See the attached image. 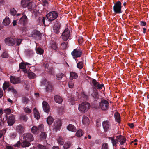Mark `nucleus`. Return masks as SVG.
Here are the masks:
<instances>
[{"label":"nucleus","instance_id":"obj_1","mask_svg":"<svg viewBox=\"0 0 149 149\" xmlns=\"http://www.w3.org/2000/svg\"><path fill=\"white\" fill-rule=\"evenodd\" d=\"M89 78L91 80V83L90 84L92 86V89H97L99 90L101 89H102L103 88L104 90L105 89L104 86L103 84H100L95 79L91 78L90 77Z\"/></svg>","mask_w":149,"mask_h":149},{"label":"nucleus","instance_id":"obj_2","mask_svg":"<svg viewBox=\"0 0 149 149\" xmlns=\"http://www.w3.org/2000/svg\"><path fill=\"white\" fill-rule=\"evenodd\" d=\"M90 107V104L87 102H84L79 104L78 109L81 113H84L87 111Z\"/></svg>","mask_w":149,"mask_h":149},{"label":"nucleus","instance_id":"obj_3","mask_svg":"<svg viewBox=\"0 0 149 149\" xmlns=\"http://www.w3.org/2000/svg\"><path fill=\"white\" fill-rule=\"evenodd\" d=\"M58 15V13L56 11H52L46 15V17L48 21L52 22L56 19Z\"/></svg>","mask_w":149,"mask_h":149},{"label":"nucleus","instance_id":"obj_4","mask_svg":"<svg viewBox=\"0 0 149 149\" xmlns=\"http://www.w3.org/2000/svg\"><path fill=\"white\" fill-rule=\"evenodd\" d=\"M113 7V11L116 14H119L122 12L121 10L122 4L120 1H117L116 3H114Z\"/></svg>","mask_w":149,"mask_h":149},{"label":"nucleus","instance_id":"obj_5","mask_svg":"<svg viewBox=\"0 0 149 149\" xmlns=\"http://www.w3.org/2000/svg\"><path fill=\"white\" fill-rule=\"evenodd\" d=\"M99 106L100 108L103 110H107L109 109V103L106 100L103 99L100 103Z\"/></svg>","mask_w":149,"mask_h":149},{"label":"nucleus","instance_id":"obj_6","mask_svg":"<svg viewBox=\"0 0 149 149\" xmlns=\"http://www.w3.org/2000/svg\"><path fill=\"white\" fill-rule=\"evenodd\" d=\"M43 84H46L45 87L46 91L47 92H51L53 89V86L52 83L47 82L45 79H44L42 81Z\"/></svg>","mask_w":149,"mask_h":149},{"label":"nucleus","instance_id":"obj_7","mask_svg":"<svg viewBox=\"0 0 149 149\" xmlns=\"http://www.w3.org/2000/svg\"><path fill=\"white\" fill-rule=\"evenodd\" d=\"M43 125L42 124L40 125L38 127L36 126H33L31 128V131L33 134H37L39 132H41L43 131Z\"/></svg>","mask_w":149,"mask_h":149},{"label":"nucleus","instance_id":"obj_8","mask_svg":"<svg viewBox=\"0 0 149 149\" xmlns=\"http://www.w3.org/2000/svg\"><path fill=\"white\" fill-rule=\"evenodd\" d=\"M71 54L74 59L76 58L80 57L82 54V51L77 48L74 49L73 51L71 52Z\"/></svg>","mask_w":149,"mask_h":149},{"label":"nucleus","instance_id":"obj_9","mask_svg":"<svg viewBox=\"0 0 149 149\" xmlns=\"http://www.w3.org/2000/svg\"><path fill=\"white\" fill-rule=\"evenodd\" d=\"M62 38L64 41H66L70 39V31L68 28H66L62 33Z\"/></svg>","mask_w":149,"mask_h":149},{"label":"nucleus","instance_id":"obj_10","mask_svg":"<svg viewBox=\"0 0 149 149\" xmlns=\"http://www.w3.org/2000/svg\"><path fill=\"white\" fill-rule=\"evenodd\" d=\"M28 19L26 16L23 15L19 20L18 23L23 26H25L27 24Z\"/></svg>","mask_w":149,"mask_h":149},{"label":"nucleus","instance_id":"obj_11","mask_svg":"<svg viewBox=\"0 0 149 149\" xmlns=\"http://www.w3.org/2000/svg\"><path fill=\"white\" fill-rule=\"evenodd\" d=\"M7 123L9 126L13 125L15 122V116L13 114H11L9 116L8 118H7Z\"/></svg>","mask_w":149,"mask_h":149},{"label":"nucleus","instance_id":"obj_12","mask_svg":"<svg viewBox=\"0 0 149 149\" xmlns=\"http://www.w3.org/2000/svg\"><path fill=\"white\" fill-rule=\"evenodd\" d=\"M24 139L28 141H32L33 140V137L32 134L30 133L24 134L23 135Z\"/></svg>","mask_w":149,"mask_h":149},{"label":"nucleus","instance_id":"obj_13","mask_svg":"<svg viewBox=\"0 0 149 149\" xmlns=\"http://www.w3.org/2000/svg\"><path fill=\"white\" fill-rule=\"evenodd\" d=\"M102 125L104 131L105 132H107L109 130L111 127L110 123L107 120L103 122Z\"/></svg>","mask_w":149,"mask_h":149},{"label":"nucleus","instance_id":"obj_14","mask_svg":"<svg viewBox=\"0 0 149 149\" xmlns=\"http://www.w3.org/2000/svg\"><path fill=\"white\" fill-rule=\"evenodd\" d=\"M4 41L6 44L8 46H13L15 44V40L12 38H6L5 39Z\"/></svg>","mask_w":149,"mask_h":149},{"label":"nucleus","instance_id":"obj_15","mask_svg":"<svg viewBox=\"0 0 149 149\" xmlns=\"http://www.w3.org/2000/svg\"><path fill=\"white\" fill-rule=\"evenodd\" d=\"M25 128L24 126L21 124H19L16 127L15 130L19 134H22L24 132Z\"/></svg>","mask_w":149,"mask_h":149},{"label":"nucleus","instance_id":"obj_16","mask_svg":"<svg viewBox=\"0 0 149 149\" xmlns=\"http://www.w3.org/2000/svg\"><path fill=\"white\" fill-rule=\"evenodd\" d=\"M116 139L118 142L120 143L121 145H123L126 141V139L123 136L119 135L116 136Z\"/></svg>","mask_w":149,"mask_h":149},{"label":"nucleus","instance_id":"obj_17","mask_svg":"<svg viewBox=\"0 0 149 149\" xmlns=\"http://www.w3.org/2000/svg\"><path fill=\"white\" fill-rule=\"evenodd\" d=\"M10 79L11 83L14 84L19 83L20 82V80L18 77L13 76H11Z\"/></svg>","mask_w":149,"mask_h":149},{"label":"nucleus","instance_id":"obj_18","mask_svg":"<svg viewBox=\"0 0 149 149\" xmlns=\"http://www.w3.org/2000/svg\"><path fill=\"white\" fill-rule=\"evenodd\" d=\"M54 128L57 130L60 129V127L62 125L61 120L59 119L56 120L54 122Z\"/></svg>","mask_w":149,"mask_h":149},{"label":"nucleus","instance_id":"obj_19","mask_svg":"<svg viewBox=\"0 0 149 149\" xmlns=\"http://www.w3.org/2000/svg\"><path fill=\"white\" fill-rule=\"evenodd\" d=\"M42 104L44 111L47 113H48L50 111V108L48 103L45 101H43Z\"/></svg>","mask_w":149,"mask_h":149},{"label":"nucleus","instance_id":"obj_20","mask_svg":"<svg viewBox=\"0 0 149 149\" xmlns=\"http://www.w3.org/2000/svg\"><path fill=\"white\" fill-rule=\"evenodd\" d=\"M27 7L30 11L36 10V6L33 2H29Z\"/></svg>","mask_w":149,"mask_h":149},{"label":"nucleus","instance_id":"obj_21","mask_svg":"<svg viewBox=\"0 0 149 149\" xmlns=\"http://www.w3.org/2000/svg\"><path fill=\"white\" fill-rule=\"evenodd\" d=\"M93 93L91 95L95 99V100L97 101L98 99V93L97 89H92Z\"/></svg>","mask_w":149,"mask_h":149},{"label":"nucleus","instance_id":"obj_22","mask_svg":"<svg viewBox=\"0 0 149 149\" xmlns=\"http://www.w3.org/2000/svg\"><path fill=\"white\" fill-rule=\"evenodd\" d=\"M67 129L69 131L75 132L77 131L76 127L73 125L70 124L67 127Z\"/></svg>","mask_w":149,"mask_h":149},{"label":"nucleus","instance_id":"obj_23","mask_svg":"<svg viewBox=\"0 0 149 149\" xmlns=\"http://www.w3.org/2000/svg\"><path fill=\"white\" fill-rule=\"evenodd\" d=\"M78 98L81 100H86L88 98V96L86 95L84 92L82 93L81 94L78 96Z\"/></svg>","mask_w":149,"mask_h":149},{"label":"nucleus","instance_id":"obj_24","mask_svg":"<svg viewBox=\"0 0 149 149\" xmlns=\"http://www.w3.org/2000/svg\"><path fill=\"white\" fill-rule=\"evenodd\" d=\"M11 22L10 19L8 17H6L3 21V24L5 26H8Z\"/></svg>","mask_w":149,"mask_h":149},{"label":"nucleus","instance_id":"obj_25","mask_svg":"<svg viewBox=\"0 0 149 149\" xmlns=\"http://www.w3.org/2000/svg\"><path fill=\"white\" fill-rule=\"evenodd\" d=\"M54 100L56 103L61 104L63 101L62 99L59 96L55 95L54 97Z\"/></svg>","mask_w":149,"mask_h":149},{"label":"nucleus","instance_id":"obj_26","mask_svg":"<svg viewBox=\"0 0 149 149\" xmlns=\"http://www.w3.org/2000/svg\"><path fill=\"white\" fill-rule=\"evenodd\" d=\"M33 112L35 118L37 120L39 119L40 117V114L36 108L34 109Z\"/></svg>","mask_w":149,"mask_h":149},{"label":"nucleus","instance_id":"obj_27","mask_svg":"<svg viewBox=\"0 0 149 149\" xmlns=\"http://www.w3.org/2000/svg\"><path fill=\"white\" fill-rule=\"evenodd\" d=\"M89 122V119L86 116H84L83 117L82 123L83 124L85 125H88Z\"/></svg>","mask_w":149,"mask_h":149},{"label":"nucleus","instance_id":"obj_28","mask_svg":"<svg viewBox=\"0 0 149 149\" xmlns=\"http://www.w3.org/2000/svg\"><path fill=\"white\" fill-rule=\"evenodd\" d=\"M29 2V0H21V3L23 7H25L27 6Z\"/></svg>","mask_w":149,"mask_h":149},{"label":"nucleus","instance_id":"obj_29","mask_svg":"<svg viewBox=\"0 0 149 149\" xmlns=\"http://www.w3.org/2000/svg\"><path fill=\"white\" fill-rule=\"evenodd\" d=\"M114 117L118 123L120 122V114L118 113H116L114 114Z\"/></svg>","mask_w":149,"mask_h":149},{"label":"nucleus","instance_id":"obj_30","mask_svg":"<svg viewBox=\"0 0 149 149\" xmlns=\"http://www.w3.org/2000/svg\"><path fill=\"white\" fill-rule=\"evenodd\" d=\"M108 138L111 140L113 146H116V144L118 143V141L117 140L116 138V139H115L114 137H108Z\"/></svg>","mask_w":149,"mask_h":149},{"label":"nucleus","instance_id":"obj_31","mask_svg":"<svg viewBox=\"0 0 149 149\" xmlns=\"http://www.w3.org/2000/svg\"><path fill=\"white\" fill-rule=\"evenodd\" d=\"M30 145V143L29 141L25 140L21 143V146L22 147H26L29 146Z\"/></svg>","mask_w":149,"mask_h":149},{"label":"nucleus","instance_id":"obj_32","mask_svg":"<svg viewBox=\"0 0 149 149\" xmlns=\"http://www.w3.org/2000/svg\"><path fill=\"white\" fill-rule=\"evenodd\" d=\"M83 134V132L81 129L78 130L76 133V136L77 137H81Z\"/></svg>","mask_w":149,"mask_h":149},{"label":"nucleus","instance_id":"obj_33","mask_svg":"<svg viewBox=\"0 0 149 149\" xmlns=\"http://www.w3.org/2000/svg\"><path fill=\"white\" fill-rule=\"evenodd\" d=\"M36 51L37 54L41 55L44 52V50L40 47H37L36 48Z\"/></svg>","mask_w":149,"mask_h":149},{"label":"nucleus","instance_id":"obj_34","mask_svg":"<svg viewBox=\"0 0 149 149\" xmlns=\"http://www.w3.org/2000/svg\"><path fill=\"white\" fill-rule=\"evenodd\" d=\"M54 121L53 118L50 116H49L47 119V122L49 125H51Z\"/></svg>","mask_w":149,"mask_h":149},{"label":"nucleus","instance_id":"obj_35","mask_svg":"<svg viewBox=\"0 0 149 149\" xmlns=\"http://www.w3.org/2000/svg\"><path fill=\"white\" fill-rule=\"evenodd\" d=\"M46 71L51 74H53L54 73L53 68L52 67H49L48 69L46 70Z\"/></svg>","mask_w":149,"mask_h":149},{"label":"nucleus","instance_id":"obj_36","mask_svg":"<svg viewBox=\"0 0 149 149\" xmlns=\"http://www.w3.org/2000/svg\"><path fill=\"white\" fill-rule=\"evenodd\" d=\"M33 36L34 37L35 36H38L39 38H40L42 36L41 34L40 33V32L37 31H34L33 33L32 34Z\"/></svg>","mask_w":149,"mask_h":149},{"label":"nucleus","instance_id":"obj_37","mask_svg":"<svg viewBox=\"0 0 149 149\" xmlns=\"http://www.w3.org/2000/svg\"><path fill=\"white\" fill-rule=\"evenodd\" d=\"M10 84L9 82L5 81L3 84V88L4 90H5L8 88L10 86Z\"/></svg>","mask_w":149,"mask_h":149},{"label":"nucleus","instance_id":"obj_38","mask_svg":"<svg viewBox=\"0 0 149 149\" xmlns=\"http://www.w3.org/2000/svg\"><path fill=\"white\" fill-rule=\"evenodd\" d=\"M36 76L35 73L33 72H29L28 73V76L29 79H33Z\"/></svg>","mask_w":149,"mask_h":149},{"label":"nucleus","instance_id":"obj_39","mask_svg":"<svg viewBox=\"0 0 149 149\" xmlns=\"http://www.w3.org/2000/svg\"><path fill=\"white\" fill-rule=\"evenodd\" d=\"M70 77L72 78V79H76L78 77L77 73L75 72H71L70 73Z\"/></svg>","mask_w":149,"mask_h":149},{"label":"nucleus","instance_id":"obj_40","mask_svg":"<svg viewBox=\"0 0 149 149\" xmlns=\"http://www.w3.org/2000/svg\"><path fill=\"white\" fill-rule=\"evenodd\" d=\"M20 120L26 122L27 120V117L26 115H21L20 116Z\"/></svg>","mask_w":149,"mask_h":149},{"label":"nucleus","instance_id":"obj_41","mask_svg":"<svg viewBox=\"0 0 149 149\" xmlns=\"http://www.w3.org/2000/svg\"><path fill=\"white\" fill-rule=\"evenodd\" d=\"M37 148L38 149H49L47 147L40 144L37 145Z\"/></svg>","mask_w":149,"mask_h":149},{"label":"nucleus","instance_id":"obj_42","mask_svg":"<svg viewBox=\"0 0 149 149\" xmlns=\"http://www.w3.org/2000/svg\"><path fill=\"white\" fill-rule=\"evenodd\" d=\"M51 48L57 51L58 50V48L57 46L56 43L55 42H53L51 46Z\"/></svg>","mask_w":149,"mask_h":149},{"label":"nucleus","instance_id":"obj_43","mask_svg":"<svg viewBox=\"0 0 149 149\" xmlns=\"http://www.w3.org/2000/svg\"><path fill=\"white\" fill-rule=\"evenodd\" d=\"M64 74L62 73H59L56 75L57 79L58 80L61 79L64 76Z\"/></svg>","mask_w":149,"mask_h":149},{"label":"nucleus","instance_id":"obj_44","mask_svg":"<svg viewBox=\"0 0 149 149\" xmlns=\"http://www.w3.org/2000/svg\"><path fill=\"white\" fill-rule=\"evenodd\" d=\"M19 66L20 69H24L26 68V65L24 63L22 62L19 64Z\"/></svg>","mask_w":149,"mask_h":149},{"label":"nucleus","instance_id":"obj_45","mask_svg":"<svg viewBox=\"0 0 149 149\" xmlns=\"http://www.w3.org/2000/svg\"><path fill=\"white\" fill-rule=\"evenodd\" d=\"M58 111L59 114H62L64 112V108L63 107H59L58 109Z\"/></svg>","mask_w":149,"mask_h":149},{"label":"nucleus","instance_id":"obj_46","mask_svg":"<svg viewBox=\"0 0 149 149\" xmlns=\"http://www.w3.org/2000/svg\"><path fill=\"white\" fill-rule=\"evenodd\" d=\"M10 14L12 15L15 16L17 13V11L14 8H12L10 9Z\"/></svg>","mask_w":149,"mask_h":149},{"label":"nucleus","instance_id":"obj_47","mask_svg":"<svg viewBox=\"0 0 149 149\" xmlns=\"http://www.w3.org/2000/svg\"><path fill=\"white\" fill-rule=\"evenodd\" d=\"M83 62L81 61H80L77 63V67L79 69H81L83 67Z\"/></svg>","mask_w":149,"mask_h":149},{"label":"nucleus","instance_id":"obj_48","mask_svg":"<svg viewBox=\"0 0 149 149\" xmlns=\"http://www.w3.org/2000/svg\"><path fill=\"white\" fill-rule=\"evenodd\" d=\"M41 132V133L40 135V138L42 139H43L46 138L47 137V134L45 132Z\"/></svg>","mask_w":149,"mask_h":149},{"label":"nucleus","instance_id":"obj_49","mask_svg":"<svg viewBox=\"0 0 149 149\" xmlns=\"http://www.w3.org/2000/svg\"><path fill=\"white\" fill-rule=\"evenodd\" d=\"M29 100L28 98L25 97H23L22 98V102L23 103L26 104L28 102Z\"/></svg>","mask_w":149,"mask_h":149},{"label":"nucleus","instance_id":"obj_50","mask_svg":"<svg viewBox=\"0 0 149 149\" xmlns=\"http://www.w3.org/2000/svg\"><path fill=\"white\" fill-rule=\"evenodd\" d=\"M57 141L58 143L61 145H63L64 144V142L62 138L59 137Z\"/></svg>","mask_w":149,"mask_h":149},{"label":"nucleus","instance_id":"obj_51","mask_svg":"<svg viewBox=\"0 0 149 149\" xmlns=\"http://www.w3.org/2000/svg\"><path fill=\"white\" fill-rule=\"evenodd\" d=\"M1 56L3 58H8V54L6 52H4L1 55Z\"/></svg>","mask_w":149,"mask_h":149},{"label":"nucleus","instance_id":"obj_52","mask_svg":"<svg viewBox=\"0 0 149 149\" xmlns=\"http://www.w3.org/2000/svg\"><path fill=\"white\" fill-rule=\"evenodd\" d=\"M58 27V28L60 27V24L59 22L57 21H56L54 23V27H56L57 28Z\"/></svg>","mask_w":149,"mask_h":149},{"label":"nucleus","instance_id":"obj_53","mask_svg":"<svg viewBox=\"0 0 149 149\" xmlns=\"http://www.w3.org/2000/svg\"><path fill=\"white\" fill-rule=\"evenodd\" d=\"M67 43L66 42V43L63 42L61 43V47L62 49H64L67 48Z\"/></svg>","mask_w":149,"mask_h":149},{"label":"nucleus","instance_id":"obj_54","mask_svg":"<svg viewBox=\"0 0 149 149\" xmlns=\"http://www.w3.org/2000/svg\"><path fill=\"white\" fill-rule=\"evenodd\" d=\"M4 111L7 114H9L11 113V110L10 108L5 109Z\"/></svg>","mask_w":149,"mask_h":149},{"label":"nucleus","instance_id":"obj_55","mask_svg":"<svg viewBox=\"0 0 149 149\" xmlns=\"http://www.w3.org/2000/svg\"><path fill=\"white\" fill-rule=\"evenodd\" d=\"M60 28L57 27H53V30L54 31V33H56L58 34L59 32V30L60 29Z\"/></svg>","mask_w":149,"mask_h":149},{"label":"nucleus","instance_id":"obj_56","mask_svg":"<svg viewBox=\"0 0 149 149\" xmlns=\"http://www.w3.org/2000/svg\"><path fill=\"white\" fill-rule=\"evenodd\" d=\"M108 146L107 143H104L102 146V149H108Z\"/></svg>","mask_w":149,"mask_h":149},{"label":"nucleus","instance_id":"obj_57","mask_svg":"<svg viewBox=\"0 0 149 149\" xmlns=\"http://www.w3.org/2000/svg\"><path fill=\"white\" fill-rule=\"evenodd\" d=\"M70 147V144L66 143L64 144L63 147L64 149H68Z\"/></svg>","mask_w":149,"mask_h":149},{"label":"nucleus","instance_id":"obj_58","mask_svg":"<svg viewBox=\"0 0 149 149\" xmlns=\"http://www.w3.org/2000/svg\"><path fill=\"white\" fill-rule=\"evenodd\" d=\"M25 111L28 113H31V111L30 109L29 108H27V107H26L24 109Z\"/></svg>","mask_w":149,"mask_h":149},{"label":"nucleus","instance_id":"obj_59","mask_svg":"<svg viewBox=\"0 0 149 149\" xmlns=\"http://www.w3.org/2000/svg\"><path fill=\"white\" fill-rule=\"evenodd\" d=\"M42 3L43 6H48V3L47 0H42Z\"/></svg>","mask_w":149,"mask_h":149},{"label":"nucleus","instance_id":"obj_60","mask_svg":"<svg viewBox=\"0 0 149 149\" xmlns=\"http://www.w3.org/2000/svg\"><path fill=\"white\" fill-rule=\"evenodd\" d=\"M22 40L18 39L16 40V43L18 46H19L22 42Z\"/></svg>","mask_w":149,"mask_h":149},{"label":"nucleus","instance_id":"obj_61","mask_svg":"<svg viewBox=\"0 0 149 149\" xmlns=\"http://www.w3.org/2000/svg\"><path fill=\"white\" fill-rule=\"evenodd\" d=\"M96 124L97 127H99L101 125L100 120L99 119H97L96 121Z\"/></svg>","mask_w":149,"mask_h":149},{"label":"nucleus","instance_id":"obj_62","mask_svg":"<svg viewBox=\"0 0 149 149\" xmlns=\"http://www.w3.org/2000/svg\"><path fill=\"white\" fill-rule=\"evenodd\" d=\"M74 83L72 82L69 83V87L70 88H72L73 87Z\"/></svg>","mask_w":149,"mask_h":149},{"label":"nucleus","instance_id":"obj_63","mask_svg":"<svg viewBox=\"0 0 149 149\" xmlns=\"http://www.w3.org/2000/svg\"><path fill=\"white\" fill-rule=\"evenodd\" d=\"M39 20H42V22L45 24V18L44 17H40L39 18Z\"/></svg>","mask_w":149,"mask_h":149},{"label":"nucleus","instance_id":"obj_64","mask_svg":"<svg viewBox=\"0 0 149 149\" xmlns=\"http://www.w3.org/2000/svg\"><path fill=\"white\" fill-rule=\"evenodd\" d=\"M83 42L82 37H80L79 38L78 42L79 44H80Z\"/></svg>","mask_w":149,"mask_h":149}]
</instances>
